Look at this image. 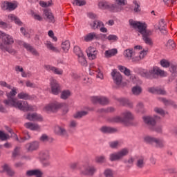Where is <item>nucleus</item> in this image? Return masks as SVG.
<instances>
[{
    "label": "nucleus",
    "mask_w": 177,
    "mask_h": 177,
    "mask_svg": "<svg viewBox=\"0 0 177 177\" xmlns=\"http://www.w3.org/2000/svg\"><path fill=\"white\" fill-rule=\"evenodd\" d=\"M129 23L133 28L138 29V32L142 35V40L147 45L150 46L153 45V40L150 38V35L153 34V32L147 29V24L146 23L136 21L133 19H129Z\"/></svg>",
    "instance_id": "f257e3e1"
},
{
    "label": "nucleus",
    "mask_w": 177,
    "mask_h": 177,
    "mask_svg": "<svg viewBox=\"0 0 177 177\" xmlns=\"http://www.w3.org/2000/svg\"><path fill=\"white\" fill-rule=\"evenodd\" d=\"M0 38L2 39V42H0V50L2 52H8L10 55H16L17 50H15L9 45H13L15 40L13 37L0 30Z\"/></svg>",
    "instance_id": "f03ea898"
},
{
    "label": "nucleus",
    "mask_w": 177,
    "mask_h": 177,
    "mask_svg": "<svg viewBox=\"0 0 177 177\" xmlns=\"http://www.w3.org/2000/svg\"><path fill=\"white\" fill-rule=\"evenodd\" d=\"M165 72L159 68L153 66V68L149 71L147 70H142L140 74L141 77L143 78H146V80H154L160 77H164V74Z\"/></svg>",
    "instance_id": "7ed1b4c3"
},
{
    "label": "nucleus",
    "mask_w": 177,
    "mask_h": 177,
    "mask_svg": "<svg viewBox=\"0 0 177 177\" xmlns=\"http://www.w3.org/2000/svg\"><path fill=\"white\" fill-rule=\"evenodd\" d=\"M144 142L147 145L156 147V149H164L165 147V141L161 138L147 136L144 138Z\"/></svg>",
    "instance_id": "20e7f679"
},
{
    "label": "nucleus",
    "mask_w": 177,
    "mask_h": 177,
    "mask_svg": "<svg viewBox=\"0 0 177 177\" xmlns=\"http://www.w3.org/2000/svg\"><path fill=\"white\" fill-rule=\"evenodd\" d=\"M64 107V113L66 114V113H68V107H67V104L66 103H60L57 102H55L53 103H50L45 106V110L46 111H52L53 113H56V111L60 110Z\"/></svg>",
    "instance_id": "39448f33"
},
{
    "label": "nucleus",
    "mask_w": 177,
    "mask_h": 177,
    "mask_svg": "<svg viewBox=\"0 0 177 177\" xmlns=\"http://www.w3.org/2000/svg\"><path fill=\"white\" fill-rule=\"evenodd\" d=\"M129 154V149L128 148L122 149L118 152H113L109 155V160L111 162L114 161H121L124 157H127Z\"/></svg>",
    "instance_id": "423d86ee"
},
{
    "label": "nucleus",
    "mask_w": 177,
    "mask_h": 177,
    "mask_svg": "<svg viewBox=\"0 0 177 177\" xmlns=\"http://www.w3.org/2000/svg\"><path fill=\"white\" fill-rule=\"evenodd\" d=\"M133 120V115L129 111L123 113V117L116 116L113 118L111 122H122L125 125H129L131 121Z\"/></svg>",
    "instance_id": "0eeeda50"
},
{
    "label": "nucleus",
    "mask_w": 177,
    "mask_h": 177,
    "mask_svg": "<svg viewBox=\"0 0 177 177\" xmlns=\"http://www.w3.org/2000/svg\"><path fill=\"white\" fill-rule=\"evenodd\" d=\"M160 116H157V115H154V118L151 117V116H143L142 117V120L145 122V124H146V125H147L149 129H153V127H156V124H157V122L156 121V120H160Z\"/></svg>",
    "instance_id": "6e6552de"
},
{
    "label": "nucleus",
    "mask_w": 177,
    "mask_h": 177,
    "mask_svg": "<svg viewBox=\"0 0 177 177\" xmlns=\"http://www.w3.org/2000/svg\"><path fill=\"white\" fill-rule=\"evenodd\" d=\"M91 102L94 104L98 103L101 106H108V104H110V99L104 96H93L91 97Z\"/></svg>",
    "instance_id": "1a4fd4ad"
},
{
    "label": "nucleus",
    "mask_w": 177,
    "mask_h": 177,
    "mask_svg": "<svg viewBox=\"0 0 177 177\" xmlns=\"http://www.w3.org/2000/svg\"><path fill=\"white\" fill-rule=\"evenodd\" d=\"M50 85L51 87V92L53 95H59L62 91V86L57 82V80L50 78Z\"/></svg>",
    "instance_id": "9d476101"
},
{
    "label": "nucleus",
    "mask_w": 177,
    "mask_h": 177,
    "mask_svg": "<svg viewBox=\"0 0 177 177\" xmlns=\"http://www.w3.org/2000/svg\"><path fill=\"white\" fill-rule=\"evenodd\" d=\"M16 42L18 45H23L24 48H25L28 52H30L33 56H39V53L37 51V49L34 48L32 46H30L28 43H26L21 40H17Z\"/></svg>",
    "instance_id": "9b49d317"
},
{
    "label": "nucleus",
    "mask_w": 177,
    "mask_h": 177,
    "mask_svg": "<svg viewBox=\"0 0 177 177\" xmlns=\"http://www.w3.org/2000/svg\"><path fill=\"white\" fill-rule=\"evenodd\" d=\"M54 133L55 135L60 136L61 138H65V139L68 138V132H67V130L63 126H55L54 129Z\"/></svg>",
    "instance_id": "f8f14e48"
},
{
    "label": "nucleus",
    "mask_w": 177,
    "mask_h": 177,
    "mask_svg": "<svg viewBox=\"0 0 177 177\" xmlns=\"http://www.w3.org/2000/svg\"><path fill=\"white\" fill-rule=\"evenodd\" d=\"M17 95L16 90H12L10 93H6L7 99L3 101V103L5 104L6 107H9L10 103L16 100L15 95Z\"/></svg>",
    "instance_id": "ddd939ff"
},
{
    "label": "nucleus",
    "mask_w": 177,
    "mask_h": 177,
    "mask_svg": "<svg viewBox=\"0 0 177 177\" xmlns=\"http://www.w3.org/2000/svg\"><path fill=\"white\" fill-rule=\"evenodd\" d=\"M111 75L115 85H121V84L122 83V75H121V73L120 72L117 71V69L112 70Z\"/></svg>",
    "instance_id": "4468645a"
},
{
    "label": "nucleus",
    "mask_w": 177,
    "mask_h": 177,
    "mask_svg": "<svg viewBox=\"0 0 177 177\" xmlns=\"http://www.w3.org/2000/svg\"><path fill=\"white\" fill-rule=\"evenodd\" d=\"M99 41V36L95 32H91L84 36V41L85 42H92V41Z\"/></svg>",
    "instance_id": "2eb2a0df"
},
{
    "label": "nucleus",
    "mask_w": 177,
    "mask_h": 177,
    "mask_svg": "<svg viewBox=\"0 0 177 177\" xmlns=\"http://www.w3.org/2000/svg\"><path fill=\"white\" fill-rule=\"evenodd\" d=\"M25 148L28 152L35 151V150H38V149L39 148V142L37 141H34V142L28 143L25 145Z\"/></svg>",
    "instance_id": "dca6fc26"
},
{
    "label": "nucleus",
    "mask_w": 177,
    "mask_h": 177,
    "mask_svg": "<svg viewBox=\"0 0 177 177\" xmlns=\"http://www.w3.org/2000/svg\"><path fill=\"white\" fill-rule=\"evenodd\" d=\"M87 56L89 60H95L96 59V49L94 47L89 46L88 49L86 50Z\"/></svg>",
    "instance_id": "f3484780"
},
{
    "label": "nucleus",
    "mask_w": 177,
    "mask_h": 177,
    "mask_svg": "<svg viewBox=\"0 0 177 177\" xmlns=\"http://www.w3.org/2000/svg\"><path fill=\"white\" fill-rule=\"evenodd\" d=\"M10 107H15V109H19V110H21L22 111H25L26 106L23 105V102L21 101H17L15 100L9 104Z\"/></svg>",
    "instance_id": "a211bd4d"
},
{
    "label": "nucleus",
    "mask_w": 177,
    "mask_h": 177,
    "mask_svg": "<svg viewBox=\"0 0 177 177\" xmlns=\"http://www.w3.org/2000/svg\"><path fill=\"white\" fill-rule=\"evenodd\" d=\"M26 119L29 121H42V116L37 113H28Z\"/></svg>",
    "instance_id": "6ab92c4d"
},
{
    "label": "nucleus",
    "mask_w": 177,
    "mask_h": 177,
    "mask_svg": "<svg viewBox=\"0 0 177 177\" xmlns=\"http://www.w3.org/2000/svg\"><path fill=\"white\" fill-rule=\"evenodd\" d=\"M100 132L105 134L115 133L117 129L114 127L103 126L100 129Z\"/></svg>",
    "instance_id": "aec40b11"
},
{
    "label": "nucleus",
    "mask_w": 177,
    "mask_h": 177,
    "mask_svg": "<svg viewBox=\"0 0 177 177\" xmlns=\"http://www.w3.org/2000/svg\"><path fill=\"white\" fill-rule=\"evenodd\" d=\"M116 100L120 103L122 106H127L130 109L133 107V104L127 98H116Z\"/></svg>",
    "instance_id": "412c9836"
},
{
    "label": "nucleus",
    "mask_w": 177,
    "mask_h": 177,
    "mask_svg": "<svg viewBox=\"0 0 177 177\" xmlns=\"http://www.w3.org/2000/svg\"><path fill=\"white\" fill-rule=\"evenodd\" d=\"M92 30H99L100 27H104V24L100 20L95 19L93 23L90 24Z\"/></svg>",
    "instance_id": "4be33fe9"
},
{
    "label": "nucleus",
    "mask_w": 177,
    "mask_h": 177,
    "mask_svg": "<svg viewBox=\"0 0 177 177\" xmlns=\"http://www.w3.org/2000/svg\"><path fill=\"white\" fill-rule=\"evenodd\" d=\"M3 170L1 171V174H3V172H6L7 175L8 176H13L15 175V171L12 169L10 167L8 164H5L3 166H2Z\"/></svg>",
    "instance_id": "5701e85b"
},
{
    "label": "nucleus",
    "mask_w": 177,
    "mask_h": 177,
    "mask_svg": "<svg viewBox=\"0 0 177 177\" xmlns=\"http://www.w3.org/2000/svg\"><path fill=\"white\" fill-rule=\"evenodd\" d=\"M3 170L1 171V174H3V172H6L7 175L8 176H13L15 175V171L12 169L10 167L8 164H5L3 166H2Z\"/></svg>",
    "instance_id": "b1692460"
},
{
    "label": "nucleus",
    "mask_w": 177,
    "mask_h": 177,
    "mask_svg": "<svg viewBox=\"0 0 177 177\" xmlns=\"http://www.w3.org/2000/svg\"><path fill=\"white\" fill-rule=\"evenodd\" d=\"M44 68L47 71H52L53 73H54V74H57L58 75H62V74H63L62 71H59L58 68H56V67L50 66V65H46L44 66Z\"/></svg>",
    "instance_id": "393cba45"
},
{
    "label": "nucleus",
    "mask_w": 177,
    "mask_h": 177,
    "mask_svg": "<svg viewBox=\"0 0 177 177\" xmlns=\"http://www.w3.org/2000/svg\"><path fill=\"white\" fill-rule=\"evenodd\" d=\"M8 19L9 21H14V23H15V24H17L18 26H21V24H23V22L20 21V19H19V17H17V16L15 15L14 14H10L8 16Z\"/></svg>",
    "instance_id": "a878e982"
},
{
    "label": "nucleus",
    "mask_w": 177,
    "mask_h": 177,
    "mask_svg": "<svg viewBox=\"0 0 177 177\" xmlns=\"http://www.w3.org/2000/svg\"><path fill=\"white\" fill-rule=\"evenodd\" d=\"M96 171H97L96 167L93 166H90L87 167L84 171H82V174L83 175H89L92 176L95 174V172H96Z\"/></svg>",
    "instance_id": "bb28decb"
},
{
    "label": "nucleus",
    "mask_w": 177,
    "mask_h": 177,
    "mask_svg": "<svg viewBox=\"0 0 177 177\" xmlns=\"http://www.w3.org/2000/svg\"><path fill=\"white\" fill-rule=\"evenodd\" d=\"M117 53H118V50H117V48H112V49L106 50L104 53V56L105 57L109 59L110 57H113V56H115Z\"/></svg>",
    "instance_id": "cd10ccee"
},
{
    "label": "nucleus",
    "mask_w": 177,
    "mask_h": 177,
    "mask_svg": "<svg viewBox=\"0 0 177 177\" xmlns=\"http://www.w3.org/2000/svg\"><path fill=\"white\" fill-rule=\"evenodd\" d=\"M44 14L45 16L44 19L48 20L49 23H55V17L53 16V14H52V12L46 10L44 11Z\"/></svg>",
    "instance_id": "c85d7f7f"
},
{
    "label": "nucleus",
    "mask_w": 177,
    "mask_h": 177,
    "mask_svg": "<svg viewBox=\"0 0 177 177\" xmlns=\"http://www.w3.org/2000/svg\"><path fill=\"white\" fill-rule=\"evenodd\" d=\"M24 125L27 129H30V131H37L39 129V125H38V124L26 122Z\"/></svg>",
    "instance_id": "c756f323"
},
{
    "label": "nucleus",
    "mask_w": 177,
    "mask_h": 177,
    "mask_svg": "<svg viewBox=\"0 0 177 177\" xmlns=\"http://www.w3.org/2000/svg\"><path fill=\"white\" fill-rule=\"evenodd\" d=\"M133 55H135V52H133V48H128L124 50V57H127L128 60H131Z\"/></svg>",
    "instance_id": "7c9ffc66"
},
{
    "label": "nucleus",
    "mask_w": 177,
    "mask_h": 177,
    "mask_svg": "<svg viewBox=\"0 0 177 177\" xmlns=\"http://www.w3.org/2000/svg\"><path fill=\"white\" fill-rule=\"evenodd\" d=\"M146 165V162H145V157L141 156L140 157L136 162V167L137 168H139L140 169H142V168H145V165Z\"/></svg>",
    "instance_id": "2f4dec72"
},
{
    "label": "nucleus",
    "mask_w": 177,
    "mask_h": 177,
    "mask_svg": "<svg viewBox=\"0 0 177 177\" xmlns=\"http://www.w3.org/2000/svg\"><path fill=\"white\" fill-rule=\"evenodd\" d=\"M17 97L19 99H22L23 100H31V99H32L31 95H29L28 93L24 92L18 93Z\"/></svg>",
    "instance_id": "473e14b6"
},
{
    "label": "nucleus",
    "mask_w": 177,
    "mask_h": 177,
    "mask_svg": "<svg viewBox=\"0 0 177 177\" xmlns=\"http://www.w3.org/2000/svg\"><path fill=\"white\" fill-rule=\"evenodd\" d=\"M39 157H40V160H41V161H46V160H49V158H50L49 151H41L39 153Z\"/></svg>",
    "instance_id": "72a5a7b5"
},
{
    "label": "nucleus",
    "mask_w": 177,
    "mask_h": 177,
    "mask_svg": "<svg viewBox=\"0 0 177 177\" xmlns=\"http://www.w3.org/2000/svg\"><path fill=\"white\" fill-rule=\"evenodd\" d=\"M85 115H88V111H78L73 115V118H76L77 120H80L82 118V117H85Z\"/></svg>",
    "instance_id": "f704fd0d"
},
{
    "label": "nucleus",
    "mask_w": 177,
    "mask_h": 177,
    "mask_svg": "<svg viewBox=\"0 0 177 177\" xmlns=\"http://www.w3.org/2000/svg\"><path fill=\"white\" fill-rule=\"evenodd\" d=\"M71 96V92L69 90H64L61 93L60 97L63 100H67Z\"/></svg>",
    "instance_id": "c9c22d12"
},
{
    "label": "nucleus",
    "mask_w": 177,
    "mask_h": 177,
    "mask_svg": "<svg viewBox=\"0 0 177 177\" xmlns=\"http://www.w3.org/2000/svg\"><path fill=\"white\" fill-rule=\"evenodd\" d=\"M24 135H25L24 137H20V143H24V142H26V140H30V139L31 138V136H30V134L28 133V131L27 130H24L23 131Z\"/></svg>",
    "instance_id": "e433bc0d"
},
{
    "label": "nucleus",
    "mask_w": 177,
    "mask_h": 177,
    "mask_svg": "<svg viewBox=\"0 0 177 177\" xmlns=\"http://www.w3.org/2000/svg\"><path fill=\"white\" fill-rule=\"evenodd\" d=\"M95 161L97 162V164H104V162L106 161V156L104 155L96 156Z\"/></svg>",
    "instance_id": "4c0bfd02"
},
{
    "label": "nucleus",
    "mask_w": 177,
    "mask_h": 177,
    "mask_svg": "<svg viewBox=\"0 0 177 177\" xmlns=\"http://www.w3.org/2000/svg\"><path fill=\"white\" fill-rule=\"evenodd\" d=\"M62 48L63 49L64 52H65V53H67L70 49V41L66 40L62 42Z\"/></svg>",
    "instance_id": "58836bf2"
},
{
    "label": "nucleus",
    "mask_w": 177,
    "mask_h": 177,
    "mask_svg": "<svg viewBox=\"0 0 177 177\" xmlns=\"http://www.w3.org/2000/svg\"><path fill=\"white\" fill-rule=\"evenodd\" d=\"M133 95H135L136 96L139 95L140 93H142V87L140 86H135L131 89Z\"/></svg>",
    "instance_id": "ea45409f"
},
{
    "label": "nucleus",
    "mask_w": 177,
    "mask_h": 177,
    "mask_svg": "<svg viewBox=\"0 0 177 177\" xmlns=\"http://www.w3.org/2000/svg\"><path fill=\"white\" fill-rule=\"evenodd\" d=\"M165 46L167 49L172 50V49H174L176 46V44H175V41L173 39H169Z\"/></svg>",
    "instance_id": "a19ab883"
},
{
    "label": "nucleus",
    "mask_w": 177,
    "mask_h": 177,
    "mask_svg": "<svg viewBox=\"0 0 177 177\" xmlns=\"http://www.w3.org/2000/svg\"><path fill=\"white\" fill-rule=\"evenodd\" d=\"M133 3L134 5L133 12H135V13H140L142 10L140 8V4H139L136 0H134Z\"/></svg>",
    "instance_id": "79ce46f5"
},
{
    "label": "nucleus",
    "mask_w": 177,
    "mask_h": 177,
    "mask_svg": "<svg viewBox=\"0 0 177 177\" xmlns=\"http://www.w3.org/2000/svg\"><path fill=\"white\" fill-rule=\"evenodd\" d=\"M78 57L79 63L81 64V66H83V67H86V66H88V62H86L84 54L81 56H79Z\"/></svg>",
    "instance_id": "37998d69"
},
{
    "label": "nucleus",
    "mask_w": 177,
    "mask_h": 177,
    "mask_svg": "<svg viewBox=\"0 0 177 177\" xmlns=\"http://www.w3.org/2000/svg\"><path fill=\"white\" fill-rule=\"evenodd\" d=\"M24 104H27L25 106V111H35L37 110V106L32 105H28L27 102H24Z\"/></svg>",
    "instance_id": "c03bdc74"
},
{
    "label": "nucleus",
    "mask_w": 177,
    "mask_h": 177,
    "mask_svg": "<svg viewBox=\"0 0 177 177\" xmlns=\"http://www.w3.org/2000/svg\"><path fill=\"white\" fill-rule=\"evenodd\" d=\"M39 169L28 170L26 171V176H35L38 175Z\"/></svg>",
    "instance_id": "a18cd8bd"
},
{
    "label": "nucleus",
    "mask_w": 177,
    "mask_h": 177,
    "mask_svg": "<svg viewBox=\"0 0 177 177\" xmlns=\"http://www.w3.org/2000/svg\"><path fill=\"white\" fill-rule=\"evenodd\" d=\"M46 46H47L48 49H50V50H53V52H57L58 50L55 46H53V44H52V42L50 41H47L45 43Z\"/></svg>",
    "instance_id": "49530a36"
},
{
    "label": "nucleus",
    "mask_w": 177,
    "mask_h": 177,
    "mask_svg": "<svg viewBox=\"0 0 177 177\" xmlns=\"http://www.w3.org/2000/svg\"><path fill=\"white\" fill-rule=\"evenodd\" d=\"M73 52L78 57L82 56L84 55V53H82V50H81V48H80V46H77L74 47Z\"/></svg>",
    "instance_id": "de8ad7c7"
},
{
    "label": "nucleus",
    "mask_w": 177,
    "mask_h": 177,
    "mask_svg": "<svg viewBox=\"0 0 177 177\" xmlns=\"http://www.w3.org/2000/svg\"><path fill=\"white\" fill-rule=\"evenodd\" d=\"M167 27V22L164 20V19H161L158 22V26L156 30H160L161 28H166Z\"/></svg>",
    "instance_id": "09e8293b"
},
{
    "label": "nucleus",
    "mask_w": 177,
    "mask_h": 177,
    "mask_svg": "<svg viewBox=\"0 0 177 177\" xmlns=\"http://www.w3.org/2000/svg\"><path fill=\"white\" fill-rule=\"evenodd\" d=\"M136 111L138 113H145V108L143 106V103L142 102H139L138 104H137V106H136Z\"/></svg>",
    "instance_id": "8fccbe9b"
},
{
    "label": "nucleus",
    "mask_w": 177,
    "mask_h": 177,
    "mask_svg": "<svg viewBox=\"0 0 177 177\" xmlns=\"http://www.w3.org/2000/svg\"><path fill=\"white\" fill-rule=\"evenodd\" d=\"M9 139V135L5 133V132L0 131V140H2V142H5V140H8Z\"/></svg>",
    "instance_id": "3c124183"
},
{
    "label": "nucleus",
    "mask_w": 177,
    "mask_h": 177,
    "mask_svg": "<svg viewBox=\"0 0 177 177\" xmlns=\"http://www.w3.org/2000/svg\"><path fill=\"white\" fill-rule=\"evenodd\" d=\"M39 5L41 6V8H48L52 5V1H48V2H45L44 1H39Z\"/></svg>",
    "instance_id": "603ef678"
},
{
    "label": "nucleus",
    "mask_w": 177,
    "mask_h": 177,
    "mask_svg": "<svg viewBox=\"0 0 177 177\" xmlns=\"http://www.w3.org/2000/svg\"><path fill=\"white\" fill-rule=\"evenodd\" d=\"M73 5H76V6H84L86 5V1L85 0H75Z\"/></svg>",
    "instance_id": "864d4df0"
},
{
    "label": "nucleus",
    "mask_w": 177,
    "mask_h": 177,
    "mask_svg": "<svg viewBox=\"0 0 177 177\" xmlns=\"http://www.w3.org/2000/svg\"><path fill=\"white\" fill-rule=\"evenodd\" d=\"M109 2L106 1H100L98 3V6L100 9H107V5Z\"/></svg>",
    "instance_id": "5fc2aeb1"
},
{
    "label": "nucleus",
    "mask_w": 177,
    "mask_h": 177,
    "mask_svg": "<svg viewBox=\"0 0 177 177\" xmlns=\"http://www.w3.org/2000/svg\"><path fill=\"white\" fill-rule=\"evenodd\" d=\"M170 64H171L169 63V62H168V60L167 59L160 60V66H162V67H164L165 68H168Z\"/></svg>",
    "instance_id": "6e6d98bb"
},
{
    "label": "nucleus",
    "mask_w": 177,
    "mask_h": 177,
    "mask_svg": "<svg viewBox=\"0 0 177 177\" xmlns=\"http://www.w3.org/2000/svg\"><path fill=\"white\" fill-rule=\"evenodd\" d=\"M109 145L111 149H117V147H118V145H120V142L118 141H112L109 142Z\"/></svg>",
    "instance_id": "4d7b16f0"
},
{
    "label": "nucleus",
    "mask_w": 177,
    "mask_h": 177,
    "mask_svg": "<svg viewBox=\"0 0 177 177\" xmlns=\"http://www.w3.org/2000/svg\"><path fill=\"white\" fill-rule=\"evenodd\" d=\"M151 131H154L157 133H162V127L161 126H153V129H151Z\"/></svg>",
    "instance_id": "13d9d810"
},
{
    "label": "nucleus",
    "mask_w": 177,
    "mask_h": 177,
    "mask_svg": "<svg viewBox=\"0 0 177 177\" xmlns=\"http://www.w3.org/2000/svg\"><path fill=\"white\" fill-rule=\"evenodd\" d=\"M104 175H105L106 177H114L113 174V170L110 169H107L104 171Z\"/></svg>",
    "instance_id": "bf43d9fd"
},
{
    "label": "nucleus",
    "mask_w": 177,
    "mask_h": 177,
    "mask_svg": "<svg viewBox=\"0 0 177 177\" xmlns=\"http://www.w3.org/2000/svg\"><path fill=\"white\" fill-rule=\"evenodd\" d=\"M108 41H113V42H115L118 41V36L115 35H109L107 37Z\"/></svg>",
    "instance_id": "052dcab7"
},
{
    "label": "nucleus",
    "mask_w": 177,
    "mask_h": 177,
    "mask_svg": "<svg viewBox=\"0 0 177 177\" xmlns=\"http://www.w3.org/2000/svg\"><path fill=\"white\" fill-rule=\"evenodd\" d=\"M154 111L156 112L157 114H160V115H165V111L161 108L156 107Z\"/></svg>",
    "instance_id": "680f3d73"
},
{
    "label": "nucleus",
    "mask_w": 177,
    "mask_h": 177,
    "mask_svg": "<svg viewBox=\"0 0 177 177\" xmlns=\"http://www.w3.org/2000/svg\"><path fill=\"white\" fill-rule=\"evenodd\" d=\"M32 16L35 20H38V21H42L44 20V18L41 17V15L36 14L35 12L32 13Z\"/></svg>",
    "instance_id": "e2e57ef3"
},
{
    "label": "nucleus",
    "mask_w": 177,
    "mask_h": 177,
    "mask_svg": "<svg viewBox=\"0 0 177 177\" xmlns=\"http://www.w3.org/2000/svg\"><path fill=\"white\" fill-rule=\"evenodd\" d=\"M0 27L1 28H3L5 30L6 28H9V27H10V25H9L6 22H3L2 20H0Z\"/></svg>",
    "instance_id": "0e129e2a"
},
{
    "label": "nucleus",
    "mask_w": 177,
    "mask_h": 177,
    "mask_svg": "<svg viewBox=\"0 0 177 177\" xmlns=\"http://www.w3.org/2000/svg\"><path fill=\"white\" fill-rule=\"evenodd\" d=\"M16 8H17V4L12 2H8V10H15Z\"/></svg>",
    "instance_id": "69168bd1"
},
{
    "label": "nucleus",
    "mask_w": 177,
    "mask_h": 177,
    "mask_svg": "<svg viewBox=\"0 0 177 177\" xmlns=\"http://www.w3.org/2000/svg\"><path fill=\"white\" fill-rule=\"evenodd\" d=\"M176 77H177V74H176V73H173V74H171V75L169 77V79H168V80H167V84H171V82H172L173 81H174Z\"/></svg>",
    "instance_id": "338daca9"
},
{
    "label": "nucleus",
    "mask_w": 177,
    "mask_h": 177,
    "mask_svg": "<svg viewBox=\"0 0 177 177\" xmlns=\"http://www.w3.org/2000/svg\"><path fill=\"white\" fill-rule=\"evenodd\" d=\"M169 71L171 74H177V67L175 65H171L169 67Z\"/></svg>",
    "instance_id": "774afa93"
}]
</instances>
